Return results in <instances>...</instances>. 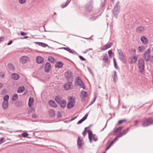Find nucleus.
<instances>
[{"label": "nucleus", "instance_id": "nucleus-6", "mask_svg": "<svg viewBox=\"0 0 153 153\" xmlns=\"http://www.w3.org/2000/svg\"><path fill=\"white\" fill-rule=\"evenodd\" d=\"M75 83L76 85H79L83 89L85 88V86L84 83L79 77L77 76L76 77Z\"/></svg>", "mask_w": 153, "mask_h": 153}, {"label": "nucleus", "instance_id": "nucleus-24", "mask_svg": "<svg viewBox=\"0 0 153 153\" xmlns=\"http://www.w3.org/2000/svg\"><path fill=\"white\" fill-rule=\"evenodd\" d=\"M12 77V78L15 80H18L19 78V75L16 73H13L11 75Z\"/></svg>", "mask_w": 153, "mask_h": 153}, {"label": "nucleus", "instance_id": "nucleus-47", "mask_svg": "<svg viewBox=\"0 0 153 153\" xmlns=\"http://www.w3.org/2000/svg\"><path fill=\"white\" fill-rule=\"evenodd\" d=\"M98 16H92L90 18V19L94 21L97 18Z\"/></svg>", "mask_w": 153, "mask_h": 153}, {"label": "nucleus", "instance_id": "nucleus-21", "mask_svg": "<svg viewBox=\"0 0 153 153\" xmlns=\"http://www.w3.org/2000/svg\"><path fill=\"white\" fill-rule=\"evenodd\" d=\"M129 129V128H127L126 129L123 130L122 132H120L119 134L120 135L119 136L122 137L124 135L126 134L128 132Z\"/></svg>", "mask_w": 153, "mask_h": 153}, {"label": "nucleus", "instance_id": "nucleus-46", "mask_svg": "<svg viewBox=\"0 0 153 153\" xmlns=\"http://www.w3.org/2000/svg\"><path fill=\"white\" fill-rule=\"evenodd\" d=\"M22 136L24 137H26L28 135V134L27 132H23L22 134Z\"/></svg>", "mask_w": 153, "mask_h": 153}, {"label": "nucleus", "instance_id": "nucleus-22", "mask_svg": "<svg viewBox=\"0 0 153 153\" xmlns=\"http://www.w3.org/2000/svg\"><path fill=\"white\" fill-rule=\"evenodd\" d=\"M144 29L143 27L140 26L137 28L136 29V31L137 33H140L143 32Z\"/></svg>", "mask_w": 153, "mask_h": 153}, {"label": "nucleus", "instance_id": "nucleus-15", "mask_svg": "<svg viewBox=\"0 0 153 153\" xmlns=\"http://www.w3.org/2000/svg\"><path fill=\"white\" fill-rule=\"evenodd\" d=\"M51 66L49 62H47L45 67V70L46 72H48L51 69Z\"/></svg>", "mask_w": 153, "mask_h": 153}, {"label": "nucleus", "instance_id": "nucleus-36", "mask_svg": "<svg viewBox=\"0 0 153 153\" xmlns=\"http://www.w3.org/2000/svg\"><path fill=\"white\" fill-rule=\"evenodd\" d=\"M48 60L49 61L52 63H53L55 61L54 58L53 57L51 56L48 57Z\"/></svg>", "mask_w": 153, "mask_h": 153}, {"label": "nucleus", "instance_id": "nucleus-16", "mask_svg": "<svg viewBox=\"0 0 153 153\" xmlns=\"http://www.w3.org/2000/svg\"><path fill=\"white\" fill-rule=\"evenodd\" d=\"M140 40L144 44H147L149 43V40L146 37L143 36L140 39Z\"/></svg>", "mask_w": 153, "mask_h": 153}, {"label": "nucleus", "instance_id": "nucleus-3", "mask_svg": "<svg viewBox=\"0 0 153 153\" xmlns=\"http://www.w3.org/2000/svg\"><path fill=\"white\" fill-rule=\"evenodd\" d=\"M65 78L68 81H73V76L72 72L70 71H68L65 73Z\"/></svg>", "mask_w": 153, "mask_h": 153}, {"label": "nucleus", "instance_id": "nucleus-58", "mask_svg": "<svg viewBox=\"0 0 153 153\" xmlns=\"http://www.w3.org/2000/svg\"><path fill=\"white\" fill-rule=\"evenodd\" d=\"M36 43L40 46H41L42 45H45L44 44V43L40 42H37Z\"/></svg>", "mask_w": 153, "mask_h": 153}, {"label": "nucleus", "instance_id": "nucleus-43", "mask_svg": "<svg viewBox=\"0 0 153 153\" xmlns=\"http://www.w3.org/2000/svg\"><path fill=\"white\" fill-rule=\"evenodd\" d=\"M97 98V95H95L94 96V98L93 99V100L91 101L90 103V104H89V106L91 105L96 100V99Z\"/></svg>", "mask_w": 153, "mask_h": 153}, {"label": "nucleus", "instance_id": "nucleus-60", "mask_svg": "<svg viewBox=\"0 0 153 153\" xmlns=\"http://www.w3.org/2000/svg\"><path fill=\"white\" fill-rule=\"evenodd\" d=\"M88 69L89 71L90 72L91 74L92 75H93V73L91 71V69L89 68H88Z\"/></svg>", "mask_w": 153, "mask_h": 153}, {"label": "nucleus", "instance_id": "nucleus-14", "mask_svg": "<svg viewBox=\"0 0 153 153\" xmlns=\"http://www.w3.org/2000/svg\"><path fill=\"white\" fill-rule=\"evenodd\" d=\"M102 59V61L104 63H107L108 62L109 59L108 55L107 53L104 54L103 56Z\"/></svg>", "mask_w": 153, "mask_h": 153}, {"label": "nucleus", "instance_id": "nucleus-30", "mask_svg": "<svg viewBox=\"0 0 153 153\" xmlns=\"http://www.w3.org/2000/svg\"><path fill=\"white\" fill-rule=\"evenodd\" d=\"M137 56H134L133 57H131V63H134L137 61Z\"/></svg>", "mask_w": 153, "mask_h": 153}, {"label": "nucleus", "instance_id": "nucleus-28", "mask_svg": "<svg viewBox=\"0 0 153 153\" xmlns=\"http://www.w3.org/2000/svg\"><path fill=\"white\" fill-rule=\"evenodd\" d=\"M87 96V92L84 91H83L81 92L80 96L82 98H84Z\"/></svg>", "mask_w": 153, "mask_h": 153}, {"label": "nucleus", "instance_id": "nucleus-37", "mask_svg": "<svg viewBox=\"0 0 153 153\" xmlns=\"http://www.w3.org/2000/svg\"><path fill=\"white\" fill-rule=\"evenodd\" d=\"M145 49V48L144 46H140L138 48V51L140 52H143Z\"/></svg>", "mask_w": 153, "mask_h": 153}, {"label": "nucleus", "instance_id": "nucleus-63", "mask_svg": "<svg viewBox=\"0 0 153 153\" xmlns=\"http://www.w3.org/2000/svg\"><path fill=\"white\" fill-rule=\"evenodd\" d=\"M135 125H137L138 123V121L137 120H135L134 122Z\"/></svg>", "mask_w": 153, "mask_h": 153}, {"label": "nucleus", "instance_id": "nucleus-4", "mask_svg": "<svg viewBox=\"0 0 153 153\" xmlns=\"http://www.w3.org/2000/svg\"><path fill=\"white\" fill-rule=\"evenodd\" d=\"M119 3V2L118 1L112 11L114 16L116 18H117L118 13L120 12V7L118 5Z\"/></svg>", "mask_w": 153, "mask_h": 153}, {"label": "nucleus", "instance_id": "nucleus-7", "mask_svg": "<svg viewBox=\"0 0 153 153\" xmlns=\"http://www.w3.org/2000/svg\"><path fill=\"white\" fill-rule=\"evenodd\" d=\"M150 53V50L149 48L147 51H146L144 54V57L146 62H148L149 59V55Z\"/></svg>", "mask_w": 153, "mask_h": 153}, {"label": "nucleus", "instance_id": "nucleus-11", "mask_svg": "<svg viewBox=\"0 0 153 153\" xmlns=\"http://www.w3.org/2000/svg\"><path fill=\"white\" fill-rule=\"evenodd\" d=\"M93 3V0H91L89 3L91 4H87L85 7L86 10L89 11H91L93 10V6L91 4Z\"/></svg>", "mask_w": 153, "mask_h": 153}, {"label": "nucleus", "instance_id": "nucleus-23", "mask_svg": "<svg viewBox=\"0 0 153 153\" xmlns=\"http://www.w3.org/2000/svg\"><path fill=\"white\" fill-rule=\"evenodd\" d=\"M74 102L73 101H70L69 102L67 105V107L68 108L71 109L74 106Z\"/></svg>", "mask_w": 153, "mask_h": 153}, {"label": "nucleus", "instance_id": "nucleus-8", "mask_svg": "<svg viewBox=\"0 0 153 153\" xmlns=\"http://www.w3.org/2000/svg\"><path fill=\"white\" fill-rule=\"evenodd\" d=\"M71 82L69 81V82L66 83L64 85V87L66 90H69L73 88V85Z\"/></svg>", "mask_w": 153, "mask_h": 153}, {"label": "nucleus", "instance_id": "nucleus-56", "mask_svg": "<svg viewBox=\"0 0 153 153\" xmlns=\"http://www.w3.org/2000/svg\"><path fill=\"white\" fill-rule=\"evenodd\" d=\"M79 57L81 60H82V61H85V59L82 56H79Z\"/></svg>", "mask_w": 153, "mask_h": 153}, {"label": "nucleus", "instance_id": "nucleus-25", "mask_svg": "<svg viewBox=\"0 0 153 153\" xmlns=\"http://www.w3.org/2000/svg\"><path fill=\"white\" fill-rule=\"evenodd\" d=\"M123 128V126H120L117 128L115 131H114V134L116 135L118 133L120 132L122 130V128Z\"/></svg>", "mask_w": 153, "mask_h": 153}, {"label": "nucleus", "instance_id": "nucleus-50", "mask_svg": "<svg viewBox=\"0 0 153 153\" xmlns=\"http://www.w3.org/2000/svg\"><path fill=\"white\" fill-rule=\"evenodd\" d=\"M26 0H19V3L21 4H23L25 3Z\"/></svg>", "mask_w": 153, "mask_h": 153}, {"label": "nucleus", "instance_id": "nucleus-41", "mask_svg": "<svg viewBox=\"0 0 153 153\" xmlns=\"http://www.w3.org/2000/svg\"><path fill=\"white\" fill-rule=\"evenodd\" d=\"M18 97L17 94H15L12 97V100L13 101H16L18 99Z\"/></svg>", "mask_w": 153, "mask_h": 153}, {"label": "nucleus", "instance_id": "nucleus-51", "mask_svg": "<svg viewBox=\"0 0 153 153\" xmlns=\"http://www.w3.org/2000/svg\"><path fill=\"white\" fill-rule=\"evenodd\" d=\"M87 128H85V130L82 132V134L83 135V136H85V135L86 134V129Z\"/></svg>", "mask_w": 153, "mask_h": 153}, {"label": "nucleus", "instance_id": "nucleus-10", "mask_svg": "<svg viewBox=\"0 0 153 153\" xmlns=\"http://www.w3.org/2000/svg\"><path fill=\"white\" fill-rule=\"evenodd\" d=\"M84 144L83 140L80 137H79L77 141V145L78 148L80 149L82 147Z\"/></svg>", "mask_w": 153, "mask_h": 153}, {"label": "nucleus", "instance_id": "nucleus-29", "mask_svg": "<svg viewBox=\"0 0 153 153\" xmlns=\"http://www.w3.org/2000/svg\"><path fill=\"white\" fill-rule=\"evenodd\" d=\"M71 0H67L65 3H63L61 5V7L63 8L66 7L71 1Z\"/></svg>", "mask_w": 153, "mask_h": 153}, {"label": "nucleus", "instance_id": "nucleus-27", "mask_svg": "<svg viewBox=\"0 0 153 153\" xmlns=\"http://www.w3.org/2000/svg\"><path fill=\"white\" fill-rule=\"evenodd\" d=\"M34 102V99L32 97H30L28 101V106L29 107H30L32 106V105L33 103Z\"/></svg>", "mask_w": 153, "mask_h": 153}, {"label": "nucleus", "instance_id": "nucleus-55", "mask_svg": "<svg viewBox=\"0 0 153 153\" xmlns=\"http://www.w3.org/2000/svg\"><path fill=\"white\" fill-rule=\"evenodd\" d=\"M149 60L151 63H153V56H151L150 58H149Z\"/></svg>", "mask_w": 153, "mask_h": 153}, {"label": "nucleus", "instance_id": "nucleus-42", "mask_svg": "<svg viewBox=\"0 0 153 153\" xmlns=\"http://www.w3.org/2000/svg\"><path fill=\"white\" fill-rule=\"evenodd\" d=\"M126 119H123L122 120H120L117 123V124L119 125L123 123H126Z\"/></svg>", "mask_w": 153, "mask_h": 153}, {"label": "nucleus", "instance_id": "nucleus-57", "mask_svg": "<svg viewBox=\"0 0 153 153\" xmlns=\"http://www.w3.org/2000/svg\"><path fill=\"white\" fill-rule=\"evenodd\" d=\"M120 135L119 134H118V135L116 137H115V138L114 139V140L116 141V140H117V139H118L119 138H120V137H120L119 136H120Z\"/></svg>", "mask_w": 153, "mask_h": 153}, {"label": "nucleus", "instance_id": "nucleus-31", "mask_svg": "<svg viewBox=\"0 0 153 153\" xmlns=\"http://www.w3.org/2000/svg\"><path fill=\"white\" fill-rule=\"evenodd\" d=\"M60 106L62 108L65 107L66 105V102L65 100H62L59 103Z\"/></svg>", "mask_w": 153, "mask_h": 153}, {"label": "nucleus", "instance_id": "nucleus-35", "mask_svg": "<svg viewBox=\"0 0 153 153\" xmlns=\"http://www.w3.org/2000/svg\"><path fill=\"white\" fill-rule=\"evenodd\" d=\"M112 77L113 79L114 82L115 83L116 82L117 80V77L116 72L115 71L114 72V74L113 75Z\"/></svg>", "mask_w": 153, "mask_h": 153}, {"label": "nucleus", "instance_id": "nucleus-48", "mask_svg": "<svg viewBox=\"0 0 153 153\" xmlns=\"http://www.w3.org/2000/svg\"><path fill=\"white\" fill-rule=\"evenodd\" d=\"M57 116L58 118H59L61 117L62 114L59 111H58L57 112Z\"/></svg>", "mask_w": 153, "mask_h": 153}, {"label": "nucleus", "instance_id": "nucleus-53", "mask_svg": "<svg viewBox=\"0 0 153 153\" xmlns=\"http://www.w3.org/2000/svg\"><path fill=\"white\" fill-rule=\"evenodd\" d=\"M4 74L2 72H0V78H3L4 77Z\"/></svg>", "mask_w": 153, "mask_h": 153}, {"label": "nucleus", "instance_id": "nucleus-34", "mask_svg": "<svg viewBox=\"0 0 153 153\" xmlns=\"http://www.w3.org/2000/svg\"><path fill=\"white\" fill-rule=\"evenodd\" d=\"M7 67L11 71H14V67L13 65L11 63H9Z\"/></svg>", "mask_w": 153, "mask_h": 153}, {"label": "nucleus", "instance_id": "nucleus-45", "mask_svg": "<svg viewBox=\"0 0 153 153\" xmlns=\"http://www.w3.org/2000/svg\"><path fill=\"white\" fill-rule=\"evenodd\" d=\"M113 61H114V67H115V68H118V67H117V65L116 60L114 58H113Z\"/></svg>", "mask_w": 153, "mask_h": 153}, {"label": "nucleus", "instance_id": "nucleus-13", "mask_svg": "<svg viewBox=\"0 0 153 153\" xmlns=\"http://www.w3.org/2000/svg\"><path fill=\"white\" fill-rule=\"evenodd\" d=\"M118 52L119 53V59L121 61L124 60L125 57L122 51L120 49L118 50Z\"/></svg>", "mask_w": 153, "mask_h": 153}, {"label": "nucleus", "instance_id": "nucleus-44", "mask_svg": "<svg viewBox=\"0 0 153 153\" xmlns=\"http://www.w3.org/2000/svg\"><path fill=\"white\" fill-rule=\"evenodd\" d=\"M9 99V96L8 95H5L4 98V101H6L7 102H8V101Z\"/></svg>", "mask_w": 153, "mask_h": 153}, {"label": "nucleus", "instance_id": "nucleus-5", "mask_svg": "<svg viewBox=\"0 0 153 153\" xmlns=\"http://www.w3.org/2000/svg\"><path fill=\"white\" fill-rule=\"evenodd\" d=\"M88 138L90 143L92 142V140L94 141H96L97 140V138L96 136L94 134H92V133L91 130H88Z\"/></svg>", "mask_w": 153, "mask_h": 153}, {"label": "nucleus", "instance_id": "nucleus-17", "mask_svg": "<svg viewBox=\"0 0 153 153\" xmlns=\"http://www.w3.org/2000/svg\"><path fill=\"white\" fill-rule=\"evenodd\" d=\"M48 112L49 116L50 117H55L56 113L54 110L53 109H50L49 110Z\"/></svg>", "mask_w": 153, "mask_h": 153}, {"label": "nucleus", "instance_id": "nucleus-1", "mask_svg": "<svg viewBox=\"0 0 153 153\" xmlns=\"http://www.w3.org/2000/svg\"><path fill=\"white\" fill-rule=\"evenodd\" d=\"M152 124H153V119L149 117L143 120L142 126L143 127H146Z\"/></svg>", "mask_w": 153, "mask_h": 153}, {"label": "nucleus", "instance_id": "nucleus-9", "mask_svg": "<svg viewBox=\"0 0 153 153\" xmlns=\"http://www.w3.org/2000/svg\"><path fill=\"white\" fill-rule=\"evenodd\" d=\"M30 60L29 58L26 56H23L21 57L20 61L22 64L27 63Z\"/></svg>", "mask_w": 153, "mask_h": 153}, {"label": "nucleus", "instance_id": "nucleus-26", "mask_svg": "<svg viewBox=\"0 0 153 153\" xmlns=\"http://www.w3.org/2000/svg\"><path fill=\"white\" fill-rule=\"evenodd\" d=\"M25 90V88L24 86H20L18 88L17 92L18 93H22Z\"/></svg>", "mask_w": 153, "mask_h": 153}, {"label": "nucleus", "instance_id": "nucleus-12", "mask_svg": "<svg viewBox=\"0 0 153 153\" xmlns=\"http://www.w3.org/2000/svg\"><path fill=\"white\" fill-rule=\"evenodd\" d=\"M112 42H110L108 44L104 45V46L101 47L100 48V49L102 51H105L107 49L111 47L112 45Z\"/></svg>", "mask_w": 153, "mask_h": 153}, {"label": "nucleus", "instance_id": "nucleus-49", "mask_svg": "<svg viewBox=\"0 0 153 153\" xmlns=\"http://www.w3.org/2000/svg\"><path fill=\"white\" fill-rule=\"evenodd\" d=\"M85 120V119H84V118L83 117L77 123L78 124H79L80 123H82Z\"/></svg>", "mask_w": 153, "mask_h": 153}, {"label": "nucleus", "instance_id": "nucleus-38", "mask_svg": "<svg viewBox=\"0 0 153 153\" xmlns=\"http://www.w3.org/2000/svg\"><path fill=\"white\" fill-rule=\"evenodd\" d=\"M62 48H63L65 50L70 53H73V51L69 48H66V47H63Z\"/></svg>", "mask_w": 153, "mask_h": 153}, {"label": "nucleus", "instance_id": "nucleus-59", "mask_svg": "<svg viewBox=\"0 0 153 153\" xmlns=\"http://www.w3.org/2000/svg\"><path fill=\"white\" fill-rule=\"evenodd\" d=\"M4 37L2 36L0 37V42H2L4 40Z\"/></svg>", "mask_w": 153, "mask_h": 153}, {"label": "nucleus", "instance_id": "nucleus-54", "mask_svg": "<svg viewBox=\"0 0 153 153\" xmlns=\"http://www.w3.org/2000/svg\"><path fill=\"white\" fill-rule=\"evenodd\" d=\"M109 56L110 57L111 56V54H112V52L111 50H109L108 51Z\"/></svg>", "mask_w": 153, "mask_h": 153}, {"label": "nucleus", "instance_id": "nucleus-61", "mask_svg": "<svg viewBox=\"0 0 153 153\" xmlns=\"http://www.w3.org/2000/svg\"><path fill=\"white\" fill-rule=\"evenodd\" d=\"M88 115V113H86L85 114V116L83 117V118L84 119H85V120L86 119Z\"/></svg>", "mask_w": 153, "mask_h": 153}, {"label": "nucleus", "instance_id": "nucleus-2", "mask_svg": "<svg viewBox=\"0 0 153 153\" xmlns=\"http://www.w3.org/2000/svg\"><path fill=\"white\" fill-rule=\"evenodd\" d=\"M144 62L143 59L141 58L138 61V65L139 68V71L141 73L143 74L144 69Z\"/></svg>", "mask_w": 153, "mask_h": 153}, {"label": "nucleus", "instance_id": "nucleus-52", "mask_svg": "<svg viewBox=\"0 0 153 153\" xmlns=\"http://www.w3.org/2000/svg\"><path fill=\"white\" fill-rule=\"evenodd\" d=\"M4 140V138L3 137L0 138V144L2 143L4 141L3 140Z\"/></svg>", "mask_w": 153, "mask_h": 153}, {"label": "nucleus", "instance_id": "nucleus-40", "mask_svg": "<svg viewBox=\"0 0 153 153\" xmlns=\"http://www.w3.org/2000/svg\"><path fill=\"white\" fill-rule=\"evenodd\" d=\"M115 141L114 140V139L110 143L109 145L108 146H107V147L106 148L105 150L106 151L108 150L109 149L111 146L113 144V143H114L115 142Z\"/></svg>", "mask_w": 153, "mask_h": 153}, {"label": "nucleus", "instance_id": "nucleus-18", "mask_svg": "<svg viewBox=\"0 0 153 153\" xmlns=\"http://www.w3.org/2000/svg\"><path fill=\"white\" fill-rule=\"evenodd\" d=\"M36 62L38 64H41L43 62L44 59L42 57L39 56L37 57L36 58Z\"/></svg>", "mask_w": 153, "mask_h": 153}, {"label": "nucleus", "instance_id": "nucleus-32", "mask_svg": "<svg viewBox=\"0 0 153 153\" xmlns=\"http://www.w3.org/2000/svg\"><path fill=\"white\" fill-rule=\"evenodd\" d=\"M62 97L59 96H56L55 98V100L58 104L59 103V102H60L62 101Z\"/></svg>", "mask_w": 153, "mask_h": 153}, {"label": "nucleus", "instance_id": "nucleus-62", "mask_svg": "<svg viewBox=\"0 0 153 153\" xmlns=\"http://www.w3.org/2000/svg\"><path fill=\"white\" fill-rule=\"evenodd\" d=\"M21 34V35H22V36H24V35H26L27 34L26 33H25L24 32H22L21 33H20Z\"/></svg>", "mask_w": 153, "mask_h": 153}, {"label": "nucleus", "instance_id": "nucleus-33", "mask_svg": "<svg viewBox=\"0 0 153 153\" xmlns=\"http://www.w3.org/2000/svg\"><path fill=\"white\" fill-rule=\"evenodd\" d=\"M2 106L4 109H6L8 106V102L6 101H4L2 103Z\"/></svg>", "mask_w": 153, "mask_h": 153}, {"label": "nucleus", "instance_id": "nucleus-20", "mask_svg": "<svg viewBox=\"0 0 153 153\" xmlns=\"http://www.w3.org/2000/svg\"><path fill=\"white\" fill-rule=\"evenodd\" d=\"M63 63L61 61H58L56 62L55 65V67L58 68H62L63 65Z\"/></svg>", "mask_w": 153, "mask_h": 153}, {"label": "nucleus", "instance_id": "nucleus-19", "mask_svg": "<svg viewBox=\"0 0 153 153\" xmlns=\"http://www.w3.org/2000/svg\"><path fill=\"white\" fill-rule=\"evenodd\" d=\"M48 103L51 107L54 108H56L57 107L56 104L53 100H50L48 102Z\"/></svg>", "mask_w": 153, "mask_h": 153}, {"label": "nucleus", "instance_id": "nucleus-39", "mask_svg": "<svg viewBox=\"0 0 153 153\" xmlns=\"http://www.w3.org/2000/svg\"><path fill=\"white\" fill-rule=\"evenodd\" d=\"M115 141L114 140V139L110 143L109 145L108 146H107V147L106 148L105 150L106 151L108 150L109 149L111 146L113 144V143H114L115 142Z\"/></svg>", "mask_w": 153, "mask_h": 153}, {"label": "nucleus", "instance_id": "nucleus-64", "mask_svg": "<svg viewBox=\"0 0 153 153\" xmlns=\"http://www.w3.org/2000/svg\"><path fill=\"white\" fill-rule=\"evenodd\" d=\"M32 117L34 118H36L37 117V115L35 114H33L32 115Z\"/></svg>", "mask_w": 153, "mask_h": 153}]
</instances>
